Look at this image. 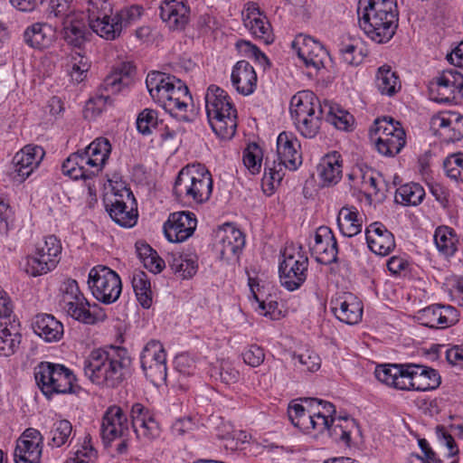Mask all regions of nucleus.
Segmentation results:
<instances>
[{"instance_id":"obj_22","label":"nucleus","mask_w":463,"mask_h":463,"mask_svg":"<svg viewBox=\"0 0 463 463\" xmlns=\"http://www.w3.org/2000/svg\"><path fill=\"white\" fill-rule=\"evenodd\" d=\"M406 389L404 391L427 392L440 384V375L432 368L408 364Z\"/></svg>"},{"instance_id":"obj_57","label":"nucleus","mask_w":463,"mask_h":463,"mask_svg":"<svg viewBox=\"0 0 463 463\" xmlns=\"http://www.w3.org/2000/svg\"><path fill=\"white\" fill-rule=\"evenodd\" d=\"M443 165L449 178L463 182V153L450 155Z\"/></svg>"},{"instance_id":"obj_17","label":"nucleus","mask_w":463,"mask_h":463,"mask_svg":"<svg viewBox=\"0 0 463 463\" xmlns=\"http://www.w3.org/2000/svg\"><path fill=\"white\" fill-rule=\"evenodd\" d=\"M310 251L320 264L330 265L337 262L338 244L330 228H317L314 235V243L310 244Z\"/></svg>"},{"instance_id":"obj_4","label":"nucleus","mask_w":463,"mask_h":463,"mask_svg":"<svg viewBox=\"0 0 463 463\" xmlns=\"http://www.w3.org/2000/svg\"><path fill=\"white\" fill-rule=\"evenodd\" d=\"M213 177L201 164L183 167L175 181L173 194L176 199L203 204L209 201L213 193Z\"/></svg>"},{"instance_id":"obj_46","label":"nucleus","mask_w":463,"mask_h":463,"mask_svg":"<svg viewBox=\"0 0 463 463\" xmlns=\"http://www.w3.org/2000/svg\"><path fill=\"white\" fill-rule=\"evenodd\" d=\"M425 197L423 187L416 183L401 185L395 192L394 201L405 206L419 205Z\"/></svg>"},{"instance_id":"obj_44","label":"nucleus","mask_w":463,"mask_h":463,"mask_svg":"<svg viewBox=\"0 0 463 463\" xmlns=\"http://www.w3.org/2000/svg\"><path fill=\"white\" fill-rule=\"evenodd\" d=\"M324 118L337 129L348 130L354 123V117L339 105L324 102Z\"/></svg>"},{"instance_id":"obj_36","label":"nucleus","mask_w":463,"mask_h":463,"mask_svg":"<svg viewBox=\"0 0 463 463\" xmlns=\"http://www.w3.org/2000/svg\"><path fill=\"white\" fill-rule=\"evenodd\" d=\"M317 97L311 90H302L295 94L290 100V114L292 119L307 117L316 113V110H324Z\"/></svg>"},{"instance_id":"obj_31","label":"nucleus","mask_w":463,"mask_h":463,"mask_svg":"<svg viewBox=\"0 0 463 463\" xmlns=\"http://www.w3.org/2000/svg\"><path fill=\"white\" fill-rule=\"evenodd\" d=\"M32 327L33 332L45 342H58L63 335V325L50 314H38L34 317Z\"/></svg>"},{"instance_id":"obj_48","label":"nucleus","mask_w":463,"mask_h":463,"mask_svg":"<svg viewBox=\"0 0 463 463\" xmlns=\"http://www.w3.org/2000/svg\"><path fill=\"white\" fill-rule=\"evenodd\" d=\"M324 118V110H316V113L307 117L294 118V125L297 130L306 138H314L319 132L322 120Z\"/></svg>"},{"instance_id":"obj_51","label":"nucleus","mask_w":463,"mask_h":463,"mask_svg":"<svg viewBox=\"0 0 463 463\" xmlns=\"http://www.w3.org/2000/svg\"><path fill=\"white\" fill-rule=\"evenodd\" d=\"M71 432L72 425L69 420H60L55 421L50 431L52 438L48 446L61 448L69 441Z\"/></svg>"},{"instance_id":"obj_1","label":"nucleus","mask_w":463,"mask_h":463,"mask_svg":"<svg viewBox=\"0 0 463 463\" xmlns=\"http://www.w3.org/2000/svg\"><path fill=\"white\" fill-rule=\"evenodd\" d=\"M83 372L93 384L116 389L131 376L132 358L125 347L97 348L84 359Z\"/></svg>"},{"instance_id":"obj_10","label":"nucleus","mask_w":463,"mask_h":463,"mask_svg":"<svg viewBox=\"0 0 463 463\" xmlns=\"http://www.w3.org/2000/svg\"><path fill=\"white\" fill-rule=\"evenodd\" d=\"M301 248H286L282 252L279 273L281 285L289 291L298 289L307 278L308 259Z\"/></svg>"},{"instance_id":"obj_55","label":"nucleus","mask_w":463,"mask_h":463,"mask_svg":"<svg viewBox=\"0 0 463 463\" xmlns=\"http://www.w3.org/2000/svg\"><path fill=\"white\" fill-rule=\"evenodd\" d=\"M73 1L74 0H51L49 5V15L59 18L61 23L75 17Z\"/></svg>"},{"instance_id":"obj_41","label":"nucleus","mask_w":463,"mask_h":463,"mask_svg":"<svg viewBox=\"0 0 463 463\" xmlns=\"http://www.w3.org/2000/svg\"><path fill=\"white\" fill-rule=\"evenodd\" d=\"M359 212L354 206H344L337 215V226L340 232L345 237H353L362 231L363 221Z\"/></svg>"},{"instance_id":"obj_62","label":"nucleus","mask_w":463,"mask_h":463,"mask_svg":"<svg viewBox=\"0 0 463 463\" xmlns=\"http://www.w3.org/2000/svg\"><path fill=\"white\" fill-rule=\"evenodd\" d=\"M435 430L439 442L442 446H444L448 450L447 456L449 458L457 456L459 452V449L451 434L447 430V429L443 425H437Z\"/></svg>"},{"instance_id":"obj_50","label":"nucleus","mask_w":463,"mask_h":463,"mask_svg":"<svg viewBox=\"0 0 463 463\" xmlns=\"http://www.w3.org/2000/svg\"><path fill=\"white\" fill-rule=\"evenodd\" d=\"M243 24L255 38L262 40L266 44L273 42L271 25L266 15L258 16L243 23Z\"/></svg>"},{"instance_id":"obj_33","label":"nucleus","mask_w":463,"mask_h":463,"mask_svg":"<svg viewBox=\"0 0 463 463\" xmlns=\"http://www.w3.org/2000/svg\"><path fill=\"white\" fill-rule=\"evenodd\" d=\"M342 156L336 152L324 156L318 165L317 174L324 186L336 184L342 177Z\"/></svg>"},{"instance_id":"obj_23","label":"nucleus","mask_w":463,"mask_h":463,"mask_svg":"<svg viewBox=\"0 0 463 463\" xmlns=\"http://www.w3.org/2000/svg\"><path fill=\"white\" fill-rule=\"evenodd\" d=\"M89 27L99 37H109L107 29L113 14L112 4L109 0H89L87 4Z\"/></svg>"},{"instance_id":"obj_38","label":"nucleus","mask_w":463,"mask_h":463,"mask_svg":"<svg viewBox=\"0 0 463 463\" xmlns=\"http://www.w3.org/2000/svg\"><path fill=\"white\" fill-rule=\"evenodd\" d=\"M64 40L78 50H81L90 41L91 33L82 19L73 17L62 23Z\"/></svg>"},{"instance_id":"obj_21","label":"nucleus","mask_w":463,"mask_h":463,"mask_svg":"<svg viewBox=\"0 0 463 463\" xmlns=\"http://www.w3.org/2000/svg\"><path fill=\"white\" fill-rule=\"evenodd\" d=\"M218 237L220 238L218 245L220 259L225 261L238 260L245 245L242 232L226 223L218 232Z\"/></svg>"},{"instance_id":"obj_26","label":"nucleus","mask_w":463,"mask_h":463,"mask_svg":"<svg viewBox=\"0 0 463 463\" xmlns=\"http://www.w3.org/2000/svg\"><path fill=\"white\" fill-rule=\"evenodd\" d=\"M368 248L375 254L386 256L395 248L393 234L381 222H373L365 230Z\"/></svg>"},{"instance_id":"obj_25","label":"nucleus","mask_w":463,"mask_h":463,"mask_svg":"<svg viewBox=\"0 0 463 463\" xmlns=\"http://www.w3.org/2000/svg\"><path fill=\"white\" fill-rule=\"evenodd\" d=\"M331 309L337 319L348 325L359 323L363 317V304L353 294L345 293L331 301Z\"/></svg>"},{"instance_id":"obj_3","label":"nucleus","mask_w":463,"mask_h":463,"mask_svg":"<svg viewBox=\"0 0 463 463\" xmlns=\"http://www.w3.org/2000/svg\"><path fill=\"white\" fill-rule=\"evenodd\" d=\"M357 14L360 28L376 43H388L398 28L396 0H359Z\"/></svg>"},{"instance_id":"obj_15","label":"nucleus","mask_w":463,"mask_h":463,"mask_svg":"<svg viewBox=\"0 0 463 463\" xmlns=\"http://www.w3.org/2000/svg\"><path fill=\"white\" fill-rule=\"evenodd\" d=\"M100 434L105 446H109L118 438L128 437V420L121 407L112 405L106 410L102 417Z\"/></svg>"},{"instance_id":"obj_8","label":"nucleus","mask_w":463,"mask_h":463,"mask_svg":"<svg viewBox=\"0 0 463 463\" xmlns=\"http://www.w3.org/2000/svg\"><path fill=\"white\" fill-rule=\"evenodd\" d=\"M61 308L73 319L92 325L97 318L90 310V304L80 291L78 282L73 279H65L61 286Z\"/></svg>"},{"instance_id":"obj_35","label":"nucleus","mask_w":463,"mask_h":463,"mask_svg":"<svg viewBox=\"0 0 463 463\" xmlns=\"http://www.w3.org/2000/svg\"><path fill=\"white\" fill-rule=\"evenodd\" d=\"M21 341L22 334L17 319L0 322V355L14 354L19 348Z\"/></svg>"},{"instance_id":"obj_29","label":"nucleus","mask_w":463,"mask_h":463,"mask_svg":"<svg viewBox=\"0 0 463 463\" xmlns=\"http://www.w3.org/2000/svg\"><path fill=\"white\" fill-rule=\"evenodd\" d=\"M232 82L239 93L244 96L253 93L257 85L254 68L244 60L237 61L232 71Z\"/></svg>"},{"instance_id":"obj_2","label":"nucleus","mask_w":463,"mask_h":463,"mask_svg":"<svg viewBox=\"0 0 463 463\" xmlns=\"http://www.w3.org/2000/svg\"><path fill=\"white\" fill-rule=\"evenodd\" d=\"M146 85L152 99L179 121L189 122V109L193 98L186 84L175 76L161 71H151Z\"/></svg>"},{"instance_id":"obj_34","label":"nucleus","mask_w":463,"mask_h":463,"mask_svg":"<svg viewBox=\"0 0 463 463\" xmlns=\"http://www.w3.org/2000/svg\"><path fill=\"white\" fill-rule=\"evenodd\" d=\"M432 124L441 129L440 135L447 142L458 141L463 137V116L449 112L432 118Z\"/></svg>"},{"instance_id":"obj_47","label":"nucleus","mask_w":463,"mask_h":463,"mask_svg":"<svg viewBox=\"0 0 463 463\" xmlns=\"http://www.w3.org/2000/svg\"><path fill=\"white\" fill-rule=\"evenodd\" d=\"M406 144L404 130H399L390 137H377L375 146L378 152L385 156H394L399 154Z\"/></svg>"},{"instance_id":"obj_53","label":"nucleus","mask_w":463,"mask_h":463,"mask_svg":"<svg viewBox=\"0 0 463 463\" xmlns=\"http://www.w3.org/2000/svg\"><path fill=\"white\" fill-rule=\"evenodd\" d=\"M61 171L63 175L73 180H89L96 176L92 170L91 172H84L82 170V166H80L78 156L75 153L71 154L62 163Z\"/></svg>"},{"instance_id":"obj_12","label":"nucleus","mask_w":463,"mask_h":463,"mask_svg":"<svg viewBox=\"0 0 463 463\" xmlns=\"http://www.w3.org/2000/svg\"><path fill=\"white\" fill-rule=\"evenodd\" d=\"M140 364L146 377L154 384L164 383L167 376L166 354L163 345L150 340L140 354Z\"/></svg>"},{"instance_id":"obj_42","label":"nucleus","mask_w":463,"mask_h":463,"mask_svg":"<svg viewBox=\"0 0 463 463\" xmlns=\"http://www.w3.org/2000/svg\"><path fill=\"white\" fill-rule=\"evenodd\" d=\"M84 150L91 158L89 159L88 162L94 164V169H92V171L97 176L104 167L109 156L111 145L106 137H98L94 139Z\"/></svg>"},{"instance_id":"obj_32","label":"nucleus","mask_w":463,"mask_h":463,"mask_svg":"<svg viewBox=\"0 0 463 463\" xmlns=\"http://www.w3.org/2000/svg\"><path fill=\"white\" fill-rule=\"evenodd\" d=\"M24 42L33 49L49 48L55 40L53 28L46 23H34L24 32Z\"/></svg>"},{"instance_id":"obj_20","label":"nucleus","mask_w":463,"mask_h":463,"mask_svg":"<svg viewBox=\"0 0 463 463\" xmlns=\"http://www.w3.org/2000/svg\"><path fill=\"white\" fill-rule=\"evenodd\" d=\"M44 155L43 148L39 146L27 145L23 147L13 158V179L24 182L38 167Z\"/></svg>"},{"instance_id":"obj_6","label":"nucleus","mask_w":463,"mask_h":463,"mask_svg":"<svg viewBox=\"0 0 463 463\" xmlns=\"http://www.w3.org/2000/svg\"><path fill=\"white\" fill-rule=\"evenodd\" d=\"M300 143L294 134L283 131L277 138L278 162L271 164L266 158L264 167V180L272 186L279 184L285 175V170L294 171L302 164V156L299 151Z\"/></svg>"},{"instance_id":"obj_40","label":"nucleus","mask_w":463,"mask_h":463,"mask_svg":"<svg viewBox=\"0 0 463 463\" xmlns=\"http://www.w3.org/2000/svg\"><path fill=\"white\" fill-rule=\"evenodd\" d=\"M433 239L438 251L446 259L453 257L458 251L459 240L453 228L446 225L437 227Z\"/></svg>"},{"instance_id":"obj_52","label":"nucleus","mask_w":463,"mask_h":463,"mask_svg":"<svg viewBox=\"0 0 463 463\" xmlns=\"http://www.w3.org/2000/svg\"><path fill=\"white\" fill-rule=\"evenodd\" d=\"M163 125V121L158 120L157 111L151 109L142 110L137 118V129L144 136L152 134L154 129Z\"/></svg>"},{"instance_id":"obj_18","label":"nucleus","mask_w":463,"mask_h":463,"mask_svg":"<svg viewBox=\"0 0 463 463\" xmlns=\"http://www.w3.org/2000/svg\"><path fill=\"white\" fill-rule=\"evenodd\" d=\"M196 224L194 213H173L164 224L165 236L170 242H183L194 234Z\"/></svg>"},{"instance_id":"obj_49","label":"nucleus","mask_w":463,"mask_h":463,"mask_svg":"<svg viewBox=\"0 0 463 463\" xmlns=\"http://www.w3.org/2000/svg\"><path fill=\"white\" fill-rule=\"evenodd\" d=\"M42 446L28 440H17L14 458L15 463H41Z\"/></svg>"},{"instance_id":"obj_30","label":"nucleus","mask_w":463,"mask_h":463,"mask_svg":"<svg viewBox=\"0 0 463 463\" xmlns=\"http://www.w3.org/2000/svg\"><path fill=\"white\" fill-rule=\"evenodd\" d=\"M408 364H384L376 366L375 377L383 383L397 390L406 389Z\"/></svg>"},{"instance_id":"obj_16","label":"nucleus","mask_w":463,"mask_h":463,"mask_svg":"<svg viewBox=\"0 0 463 463\" xmlns=\"http://www.w3.org/2000/svg\"><path fill=\"white\" fill-rule=\"evenodd\" d=\"M128 74L122 71H114L109 74L100 84L95 97L90 99L88 106L92 105L91 109L99 114L107 106L112 105L110 95L119 93L128 85Z\"/></svg>"},{"instance_id":"obj_54","label":"nucleus","mask_w":463,"mask_h":463,"mask_svg":"<svg viewBox=\"0 0 463 463\" xmlns=\"http://www.w3.org/2000/svg\"><path fill=\"white\" fill-rule=\"evenodd\" d=\"M53 269V262L51 261H43L42 258L39 257L36 251L33 254L28 255L25 259V264L24 266V270L32 277H38L43 274H47L48 272Z\"/></svg>"},{"instance_id":"obj_24","label":"nucleus","mask_w":463,"mask_h":463,"mask_svg":"<svg viewBox=\"0 0 463 463\" xmlns=\"http://www.w3.org/2000/svg\"><path fill=\"white\" fill-rule=\"evenodd\" d=\"M162 21L171 30H183L190 20V6L186 0H163L159 6Z\"/></svg>"},{"instance_id":"obj_11","label":"nucleus","mask_w":463,"mask_h":463,"mask_svg":"<svg viewBox=\"0 0 463 463\" xmlns=\"http://www.w3.org/2000/svg\"><path fill=\"white\" fill-rule=\"evenodd\" d=\"M106 211L119 226L131 228L137 224L138 213L132 192L124 188L104 198Z\"/></svg>"},{"instance_id":"obj_37","label":"nucleus","mask_w":463,"mask_h":463,"mask_svg":"<svg viewBox=\"0 0 463 463\" xmlns=\"http://www.w3.org/2000/svg\"><path fill=\"white\" fill-rule=\"evenodd\" d=\"M326 430L335 442H342L346 447H350L352 433L359 430L354 418L338 416L329 420L328 428Z\"/></svg>"},{"instance_id":"obj_5","label":"nucleus","mask_w":463,"mask_h":463,"mask_svg":"<svg viewBox=\"0 0 463 463\" xmlns=\"http://www.w3.org/2000/svg\"><path fill=\"white\" fill-rule=\"evenodd\" d=\"M205 109L213 131L222 139H231L236 133L237 110L227 92L210 85L205 94Z\"/></svg>"},{"instance_id":"obj_43","label":"nucleus","mask_w":463,"mask_h":463,"mask_svg":"<svg viewBox=\"0 0 463 463\" xmlns=\"http://www.w3.org/2000/svg\"><path fill=\"white\" fill-rule=\"evenodd\" d=\"M375 86L382 95L392 97L401 90V81L391 66L384 64L378 68L375 75Z\"/></svg>"},{"instance_id":"obj_27","label":"nucleus","mask_w":463,"mask_h":463,"mask_svg":"<svg viewBox=\"0 0 463 463\" xmlns=\"http://www.w3.org/2000/svg\"><path fill=\"white\" fill-rule=\"evenodd\" d=\"M463 90V75L457 70L443 71L436 78V91L434 99L439 103H448L455 99L456 91Z\"/></svg>"},{"instance_id":"obj_7","label":"nucleus","mask_w":463,"mask_h":463,"mask_svg":"<svg viewBox=\"0 0 463 463\" xmlns=\"http://www.w3.org/2000/svg\"><path fill=\"white\" fill-rule=\"evenodd\" d=\"M35 382L47 399L53 394L71 393L76 382L73 372L61 364L41 362L34 368Z\"/></svg>"},{"instance_id":"obj_64","label":"nucleus","mask_w":463,"mask_h":463,"mask_svg":"<svg viewBox=\"0 0 463 463\" xmlns=\"http://www.w3.org/2000/svg\"><path fill=\"white\" fill-rule=\"evenodd\" d=\"M90 438L85 437L80 449H78L73 458L68 459L67 463H89L88 460L96 456V450L90 445Z\"/></svg>"},{"instance_id":"obj_61","label":"nucleus","mask_w":463,"mask_h":463,"mask_svg":"<svg viewBox=\"0 0 463 463\" xmlns=\"http://www.w3.org/2000/svg\"><path fill=\"white\" fill-rule=\"evenodd\" d=\"M236 48L245 55L254 58L263 66H269V60L256 45L249 41L240 40L236 43Z\"/></svg>"},{"instance_id":"obj_39","label":"nucleus","mask_w":463,"mask_h":463,"mask_svg":"<svg viewBox=\"0 0 463 463\" xmlns=\"http://www.w3.org/2000/svg\"><path fill=\"white\" fill-rule=\"evenodd\" d=\"M166 261L172 271L182 279L193 278L198 269L195 256H189L180 252H171L167 254Z\"/></svg>"},{"instance_id":"obj_59","label":"nucleus","mask_w":463,"mask_h":463,"mask_svg":"<svg viewBox=\"0 0 463 463\" xmlns=\"http://www.w3.org/2000/svg\"><path fill=\"white\" fill-rule=\"evenodd\" d=\"M293 359L298 361L300 369L303 371L316 372L321 365L319 355L309 350H306L298 354H294Z\"/></svg>"},{"instance_id":"obj_63","label":"nucleus","mask_w":463,"mask_h":463,"mask_svg":"<svg viewBox=\"0 0 463 463\" xmlns=\"http://www.w3.org/2000/svg\"><path fill=\"white\" fill-rule=\"evenodd\" d=\"M399 130L404 129L401 127L400 122L395 121L392 118H383L382 119L377 118L374 120V131L378 137H390L391 135L397 133Z\"/></svg>"},{"instance_id":"obj_28","label":"nucleus","mask_w":463,"mask_h":463,"mask_svg":"<svg viewBox=\"0 0 463 463\" xmlns=\"http://www.w3.org/2000/svg\"><path fill=\"white\" fill-rule=\"evenodd\" d=\"M143 7L137 5L124 7L118 11L111 18L106 33L109 37H104L107 41H113L118 38L124 28L137 23L143 14Z\"/></svg>"},{"instance_id":"obj_9","label":"nucleus","mask_w":463,"mask_h":463,"mask_svg":"<svg viewBox=\"0 0 463 463\" xmlns=\"http://www.w3.org/2000/svg\"><path fill=\"white\" fill-rule=\"evenodd\" d=\"M88 285L93 297L106 305L116 302L122 291V283L118 273L102 265L90 270Z\"/></svg>"},{"instance_id":"obj_56","label":"nucleus","mask_w":463,"mask_h":463,"mask_svg":"<svg viewBox=\"0 0 463 463\" xmlns=\"http://www.w3.org/2000/svg\"><path fill=\"white\" fill-rule=\"evenodd\" d=\"M262 161V152L260 147L253 143L248 146L243 154L244 165L252 173L260 172Z\"/></svg>"},{"instance_id":"obj_14","label":"nucleus","mask_w":463,"mask_h":463,"mask_svg":"<svg viewBox=\"0 0 463 463\" xmlns=\"http://www.w3.org/2000/svg\"><path fill=\"white\" fill-rule=\"evenodd\" d=\"M291 46L307 69L318 71L325 67L328 52L319 41L307 34L299 33L295 37Z\"/></svg>"},{"instance_id":"obj_45","label":"nucleus","mask_w":463,"mask_h":463,"mask_svg":"<svg viewBox=\"0 0 463 463\" xmlns=\"http://www.w3.org/2000/svg\"><path fill=\"white\" fill-rule=\"evenodd\" d=\"M132 287L137 299L143 308L152 306L151 283L147 274L142 270H135L132 277Z\"/></svg>"},{"instance_id":"obj_60","label":"nucleus","mask_w":463,"mask_h":463,"mask_svg":"<svg viewBox=\"0 0 463 463\" xmlns=\"http://www.w3.org/2000/svg\"><path fill=\"white\" fill-rule=\"evenodd\" d=\"M61 244L60 240L54 236L50 235L45 237L44 241L41 243H38L35 251L37 254L43 253V256L47 255L48 257H61Z\"/></svg>"},{"instance_id":"obj_19","label":"nucleus","mask_w":463,"mask_h":463,"mask_svg":"<svg viewBox=\"0 0 463 463\" xmlns=\"http://www.w3.org/2000/svg\"><path fill=\"white\" fill-rule=\"evenodd\" d=\"M418 322L430 328H446L458 321V312L452 306L431 305L417 312Z\"/></svg>"},{"instance_id":"obj_58","label":"nucleus","mask_w":463,"mask_h":463,"mask_svg":"<svg viewBox=\"0 0 463 463\" xmlns=\"http://www.w3.org/2000/svg\"><path fill=\"white\" fill-rule=\"evenodd\" d=\"M342 60L348 65L357 66L361 64L365 57L362 48L353 43H342L339 48Z\"/></svg>"},{"instance_id":"obj_13","label":"nucleus","mask_w":463,"mask_h":463,"mask_svg":"<svg viewBox=\"0 0 463 463\" xmlns=\"http://www.w3.org/2000/svg\"><path fill=\"white\" fill-rule=\"evenodd\" d=\"M129 417L131 427L138 440L151 442L160 437L161 428L155 413L142 403L132 404Z\"/></svg>"}]
</instances>
